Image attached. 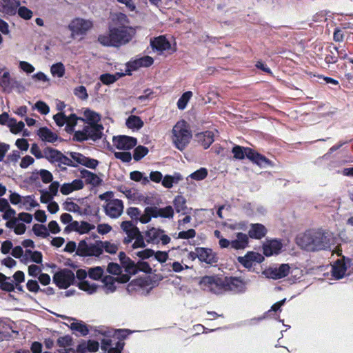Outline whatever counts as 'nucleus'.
<instances>
[{
    "label": "nucleus",
    "mask_w": 353,
    "mask_h": 353,
    "mask_svg": "<svg viewBox=\"0 0 353 353\" xmlns=\"http://www.w3.org/2000/svg\"><path fill=\"white\" fill-rule=\"evenodd\" d=\"M154 218V212L152 207H147L145 208L142 214H140L139 221L143 224L148 223L151 221V219Z\"/></svg>",
    "instance_id": "obj_43"
},
{
    "label": "nucleus",
    "mask_w": 353,
    "mask_h": 353,
    "mask_svg": "<svg viewBox=\"0 0 353 353\" xmlns=\"http://www.w3.org/2000/svg\"><path fill=\"white\" fill-rule=\"evenodd\" d=\"M183 177L179 173L173 175H165L162 180V185L168 189L172 188L174 184L179 183Z\"/></svg>",
    "instance_id": "obj_30"
},
{
    "label": "nucleus",
    "mask_w": 353,
    "mask_h": 353,
    "mask_svg": "<svg viewBox=\"0 0 353 353\" xmlns=\"http://www.w3.org/2000/svg\"><path fill=\"white\" fill-rule=\"evenodd\" d=\"M69 155L73 161L77 164L88 166V159L83 154L79 152H70Z\"/></svg>",
    "instance_id": "obj_44"
},
{
    "label": "nucleus",
    "mask_w": 353,
    "mask_h": 353,
    "mask_svg": "<svg viewBox=\"0 0 353 353\" xmlns=\"http://www.w3.org/2000/svg\"><path fill=\"white\" fill-rule=\"evenodd\" d=\"M119 256L120 261L125 269V272L130 274H136L137 268L134 262L132 261L123 252L119 253Z\"/></svg>",
    "instance_id": "obj_28"
},
{
    "label": "nucleus",
    "mask_w": 353,
    "mask_h": 353,
    "mask_svg": "<svg viewBox=\"0 0 353 353\" xmlns=\"http://www.w3.org/2000/svg\"><path fill=\"white\" fill-rule=\"evenodd\" d=\"M88 110H85V119L77 117L74 114H71L69 117L65 116L63 113H58L53 117V119L59 126H63L66 124L65 129L68 132L74 131V126L78 122H81L85 125L86 123L85 120L88 119V117L86 116Z\"/></svg>",
    "instance_id": "obj_7"
},
{
    "label": "nucleus",
    "mask_w": 353,
    "mask_h": 353,
    "mask_svg": "<svg viewBox=\"0 0 353 353\" xmlns=\"http://www.w3.org/2000/svg\"><path fill=\"white\" fill-rule=\"evenodd\" d=\"M28 259H30V261L38 264L41 263L43 261L42 254L39 251L26 250L23 261L27 263L29 261Z\"/></svg>",
    "instance_id": "obj_35"
},
{
    "label": "nucleus",
    "mask_w": 353,
    "mask_h": 353,
    "mask_svg": "<svg viewBox=\"0 0 353 353\" xmlns=\"http://www.w3.org/2000/svg\"><path fill=\"white\" fill-rule=\"evenodd\" d=\"M123 208V201L117 199L107 201L104 205L105 214L111 219L119 218L122 214Z\"/></svg>",
    "instance_id": "obj_9"
},
{
    "label": "nucleus",
    "mask_w": 353,
    "mask_h": 353,
    "mask_svg": "<svg viewBox=\"0 0 353 353\" xmlns=\"http://www.w3.org/2000/svg\"><path fill=\"white\" fill-rule=\"evenodd\" d=\"M65 230H74L80 234H85L88 232V223L84 221H73L65 228Z\"/></svg>",
    "instance_id": "obj_33"
},
{
    "label": "nucleus",
    "mask_w": 353,
    "mask_h": 353,
    "mask_svg": "<svg viewBox=\"0 0 353 353\" xmlns=\"http://www.w3.org/2000/svg\"><path fill=\"white\" fill-rule=\"evenodd\" d=\"M267 230L265 227L260 223H254L251 225V228L248 231V236L252 239H261L266 234Z\"/></svg>",
    "instance_id": "obj_26"
},
{
    "label": "nucleus",
    "mask_w": 353,
    "mask_h": 353,
    "mask_svg": "<svg viewBox=\"0 0 353 353\" xmlns=\"http://www.w3.org/2000/svg\"><path fill=\"white\" fill-rule=\"evenodd\" d=\"M6 226L9 229L13 230L14 233L18 235L23 234L26 230V225L17 219L10 221H6Z\"/></svg>",
    "instance_id": "obj_31"
},
{
    "label": "nucleus",
    "mask_w": 353,
    "mask_h": 353,
    "mask_svg": "<svg viewBox=\"0 0 353 353\" xmlns=\"http://www.w3.org/2000/svg\"><path fill=\"white\" fill-rule=\"evenodd\" d=\"M19 5V0H0V11L8 15H14Z\"/></svg>",
    "instance_id": "obj_23"
},
{
    "label": "nucleus",
    "mask_w": 353,
    "mask_h": 353,
    "mask_svg": "<svg viewBox=\"0 0 353 353\" xmlns=\"http://www.w3.org/2000/svg\"><path fill=\"white\" fill-rule=\"evenodd\" d=\"M191 258L194 259L196 255L201 261L205 262L207 263H212L215 262L214 255L210 249L204 248H197L195 250V252H190L189 254Z\"/></svg>",
    "instance_id": "obj_20"
},
{
    "label": "nucleus",
    "mask_w": 353,
    "mask_h": 353,
    "mask_svg": "<svg viewBox=\"0 0 353 353\" xmlns=\"http://www.w3.org/2000/svg\"><path fill=\"white\" fill-rule=\"evenodd\" d=\"M171 137L176 148L183 150L192 138L190 125L185 120L177 121L172 128Z\"/></svg>",
    "instance_id": "obj_4"
},
{
    "label": "nucleus",
    "mask_w": 353,
    "mask_h": 353,
    "mask_svg": "<svg viewBox=\"0 0 353 353\" xmlns=\"http://www.w3.org/2000/svg\"><path fill=\"white\" fill-rule=\"evenodd\" d=\"M264 260L262 254L255 252H248L243 256L237 258L238 262L247 269H250L256 263H260Z\"/></svg>",
    "instance_id": "obj_13"
},
{
    "label": "nucleus",
    "mask_w": 353,
    "mask_h": 353,
    "mask_svg": "<svg viewBox=\"0 0 353 353\" xmlns=\"http://www.w3.org/2000/svg\"><path fill=\"white\" fill-rule=\"evenodd\" d=\"M332 236L329 232L320 230H310L299 234L296 243L301 249L314 252L330 248Z\"/></svg>",
    "instance_id": "obj_2"
},
{
    "label": "nucleus",
    "mask_w": 353,
    "mask_h": 353,
    "mask_svg": "<svg viewBox=\"0 0 353 353\" xmlns=\"http://www.w3.org/2000/svg\"><path fill=\"white\" fill-rule=\"evenodd\" d=\"M101 245L105 252L110 254H115L119 250V245L114 243L108 241L101 242Z\"/></svg>",
    "instance_id": "obj_57"
},
{
    "label": "nucleus",
    "mask_w": 353,
    "mask_h": 353,
    "mask_svg": "<svg viewBox=\"0 0 353 353\" xmlns=\"http://www.w3.org/2000/svg\"><path fill=\"white\" fill-rule=\"evenodd\" d=\"M290 268L288 264H282L278 268H270L263 272L265 278L272 279H282L290 273Z\"/></svg>",
    "instance_id": "obj_15"
},
{
    "label": "nucleus",
    "mask_w": 353,
    "mask_h": 353,
    "mask_svg": "<svg viewBox=\"0 0 353 353\" xmlns=\"http://www.w3.org/2000/svg\"><path fill=\"white\" fill-rule=\"evenodd\" d=\"M39 206V203L35 201L34 197L32 195L23 196L20 208L27 211H30L33 208Z\"/></svg>",
    "instance_id": "obj_36"
},
{
    "label": "nucleus",
    "mask_w": 353,
    "mask_h": 353,
    "mask_svg": "<svg viewBox=\"0 0 353 353\" xmlns=\"http://www.w3.org/2000/svg\"><path fill=\"white\" fill-rule=\"evenodd\" d=\"M59 316L63 319L67 320L68 323H70V324L67 323L65 324L71 329L73 333L75 334L77 336H84L88 334V328L86 324L82 322L81 321H79L76 319L68 317L65 315H59Z\"/></svg>",
    "instance_id": "obj_11"
},
{
    "label": "nucleus",
    "mask_w": 353,
    "mask_h": 353,
    "mask_svg": "<svg viewBox=\"0 0 353 353\" xmlns=\"http://www.w3.org/2000/svg\"><path fill=\"white\" fill-rule=\"evenodd\" d=\"M43 158H46L52 162L59 161L62 159V154L57 150L47 148L43 150Z\"/></svg>",
    "instance_id": "obj_38"
},
{
    "label": "nucleus",
    "mask_w": 353,
    "mask_h": 353,
    "mask_svg": "<svg viewBox=\"0 0 353 353\" xmlns=\"http://www.w3.org/2000/svg\"><path fill=\"white\" fill-rule=\"evenodd\" d=\"M199 141L205 149L210 147L214 141V133L210 131H206L203 133L197 134Z\"/></svg>",
    "instance_id": "obj_37"
},
{
    "label": "nucleus",
    "mask_w": 353,
    "mask_h": 353,
    "mask_svg": "<svg viewBox=\"0 0 353 353\" xmlns=\"http://www.w3.org/2000/svg\"><path fill=\"white\" fill-rule=\"evenodd\" d=\"M39 175L41 181L44 183H48L52 181L53 176L50 172L47 170L42 169L39 171Z\"/></svg>",
    "instance_id": "obj_60"
},
{
    "label": "nucleus",
    "mask_w": 353,
    "mask_h": 353,
    "mask_svg": "<svg viewBox=\"0 0 353 353\" xmlns=\"http://www.w3.org/2000/svg\"><path fill=\"white\" fill-rule=\"evenodd\" d=\"M143 284L144 281L143 279L133 280L128 285L127 289L130 292L134 291H139L141 289Z\"/></svg>",
    "instance_id": "obj_55"
},
{
    "label": "nucleus",
    "mask_w": 353,
    "mask_h": 353,
    "mask_svg": "<svg viewBox=\"0 0 353 353\" xmlns=\"http://www.w3.org/2000/svg\"><path fill=\"white\" fill-rule=\"evenodd\" d=\"M33 232L38 236L46 238L50 235L48 228L40 224H35L32 227Z\"/></svg>",
    "instance_id": "obj_45"
},
{
    "label": "nucleus",
    "mask_w": 353,
    "mask_h": 353,
    "mask_svg": "<svg viewBox=\"0 0 353 353\" xmlns=\"http://www.w3.org/2000/svg\"><path fill=\"white\" fill-rule=\"evenodd\" d=\"M134 242L132 244V248L134 250L139 248H144L146 247V243L141 232L136 234V237L133 238Z\"/></svg>",
    "instance_id": "obj_48"
},
{
    "label": "nucleus",
    "mask_w": 353,
    "mask_h": 353,
    "mask_svg": "<svg viewBox=\"0 0 353 353\" xmlns=\"http://www.w3.org/2000/svg\"><path fill=\"white\" fill-rule=\"evenodd\" d=\"M247 281L239 277H225V291L243 292L245 289Z\"/></svg>",
    "instance_id": "obj_19"
},
{
    "label": "nucleus",
    "mask_w": 353,
    "mask_h": 353,
    "mask_svg": "<svg viewBox=\"0 0 353 353\" xmlns=\"http://www.w3.org/2000/svg\"><path fill=\"white\" fill-rule=\"evenodd\" d=\"M108 271L112 274L115 275V277H110L108 279L110 281H117L119 283H124L129 281L130 275L131 274L128 272H125V274H121V268L117 263H111L108 266Z\"/></svg>",
    "instance_id": "obj_17"
},
{
    "label": "nucleus",
    "mask_w": 353,
    "mask_h": 353,
    "mask_svg": "<svg viewBox=\"0 0 353 353\" xmlns=\"http://www.w3.org/2000/svg\"><path fill=\"white\" fill-rule=\"evenodd\" d=\"M192 97V92L191 91H187L184 92L182 96L179 98L177 102V107L179 110H183L185 108L187 103Z\"/></svg>",
    "instance_id": "obj_46"
},
{
    "label": "nucleus",
    "mask_w": 353,
    "mask_h": 353,
    "mask_svg": "<svg viewBox=\"0 0 353 353\" xmlns=\"http://www.w3.org/2000/svg\"><path fill=\"white\" fill-rule=\"evenodd\" d=\"M50 72L52 76L61 78L65 74V68L63 63H57L51 66Z\"/></svg>",
    "instance_id": "obj_47"
},
{
    "label": "nucleus",
    "mask_w": 353,
    "mask_h": 353,
    "mask_svg": "<svg viewBox=\"0 0 353 353\" xmlns=\"http://www.w3.org/2000/svg\"><path fill=\"white\" fill-rule=\"evenodd\" d=\"M148 148L143 146V145H139L137 146L134 150V159L135 161H139L143 157H144L145 155L148 153Z\"/></svg>",
    "instance_id": "obj_50"
},
{
    "label": "nucleus",
    "mask_w": 353,
    "mask_h": 353,
    "mask_svg": "<svg viewBox=\"0 0 353 353\" xmlns=\"http://www.w3.org/2000/svg\"><path fill=\"white\" fill-rule=\"evenodd\" d=\"M96 143L100 150L109 148L110 144L106 141L104 133V127L101 123V116L92 111H90V141Z\"/></svg>",
    "instance_id": "obj_3"
},
{
    "label": "nucleus",
    "mask_w": 353,
    "mask_h": 353,
    "mask_svg": "<svg viewBox=\"0 0 353 353\" xmlns=\"http://www.w3.org/2000/svg\"><path fill=\"white\" fill-rule=\"evenodd\" d=\"M145 236L147 243L152 244L161 243L163 245H167L171 240L163 230L154 227L149 228L145 232Z\"/></svg>",
    "instance_id": "obj_8"
},
{
    "label": "nucleus",
    "mask_w": 353,
    "mask_h": 353,
    "mask_svg": "<svg viewBox=\"0 0 353 353\" xmlns=\"http://www.w3.org/2000/svg\"><path fill=\"white\" fill-rule=\"evenodd\" d=\"M103 270L100 267L90 269V279L98 281L102 276Z\"/></svg>",
    "instance_id": "obj_62"
},
{
    "label": "nucleus",
    "mask_w": 353,
    "mask_h": 353,
    "mask_svg": "<svg viewBox=\"0 0 353 353\" xmlns=\"http://www.w3.org/2000/svg\"><path fill=\"white\" fill-rule=\"evenodd\" d=\"M0 288L7 292L14 291L15 286L13 280L0 273Z\"/></svg>",
    "instance_id": "obj_39"
},
{
    "label": "nucleus",
    "mask_w": 353,
    "mask_h": 353,
    "mask_svg": "<svg viewBox=\"0 0 353 353\" xmlns=\"http://www.w3.org/2000/svg\"><path fill=\"white\" fill-rule=\"evenodd\" d=\"M18 14L21 18L26 20L30 19L33 14L32 12L25 6L19 8Z\"/></svg>",
    "instance_id": "obj_61"
},
{
    "label": "nucleus",
    "mask_w": 353,
    "mask_h": 353,
    "mask_svg": "<svg viewBox=\"0 0 353 353\" xmlns=\"http://www.w3.org/2000/svg\"><path fill=\"white\" fill-rule=\"evenodd\" d=\"M126 14L117 13L112 17L109 32L99 37L98 41L104 46L119 47L129 43L135 35V29L128 26Z\"/></svg>",
    "instance_id": "obj_1"
},
{
    "label": "nucleus",
    "mask_w": 353,
    "mask_h": 353,
    "mask_svg": "<svg viewBox=\"0 0 353 353\" xmlns=\"http://www.w3.org/2000/svg\"><path fill=\"white\" fill-rule=\"evenodd\" d=\"M76 253L81 256H88V245L85 240H82L79 242Z\"/></svg>",
    "instance_id": "obj_54"
},
{
    "label": "nucleus",
    "mask_w": 353,
    "mask_h": 353,
    "mask_svg": "<svg viewBox=\"0 0 353 353\" xmlns=\"http://www.w3.org/2000/svg\"><path fill=\"white\" fill-rule=\"evenodd\" d=\"M88 125H85L83 127V130H77L75 131L74 139L78 141H82L86 140L88 139Z\"/></svg>",
    "instance_id": "obj_58"
},
{
    "label": "nucleus",
    "mask_w": 353,
    "mask_h": 353,
    "mask_svg": "<svg viewBox=\"0 0 353 353\" xmlns=\"http://www.w3.org/2000/svg\"><path fill=\"white\" fill-rule=\"evenodd\" d=\"M74 279V273L67 269H64L54 274L53 281L56 285L62 289L68 288Z\"/></svg>",
    "instance_id": "obj_10"
},
{
    "label": "nucleus",
    "mask_w": 353,
    "mask_h": 353,
    "mask_svg": "<svg viewBox=\"0 0 353 353\" xmlns=\"http://www.w3.org/2000/svg\"><path fill=\"white\" fill-rule=\"evenodd\" d=\"M130 178L131 180L139 182L142 181L143 184H147L149 183V179L148 176H144L143 174L139 171H133L130 174Z\"/></svg>",
    "instance_id": "obj_49"
},
{
    "label": "nucleus",
    "mask_w": 353,
    "mask_h": 353,
    "mask_svg": "<svg viewBox=\"0 0 353 353\" xmlns=\"http://www.w3.org/2000/svg\"><path fill=\"white\" fill-rule=\"evenodd\" d=\"M68 29L71 31L72 37L75 38L86 34L88 30V23L85 19L76 18L70 21Z\"/></svg>",
    "instance_id": "obj_14"
},
{
    "label": "nucleus",
    "mask_w": 353,
    "mask_h": 353,
    "mask_svg": "<svg viewBox=\"0 0 353 353\" xmlns=\"http://www.w3.org/2000/svg\"><path fill=\"white\" fill-rule=\"evenodd\" d=\"M74 94L81 99H85L88 97L86 88L83 85L77 87L74 90Z\"/></svg>",
    "instance_id": "obj_63"
},
{
    "label": "nucleus",
    "mask_w": 353,
    "mask_h": 353,
    "mask_svg": "<svg viewBox=\"0 0 353 353\" xmlns=\"http://www.w3.org/2000/svg\"><path fill=\"white\" fill-rule=\"evenodd\" d=\"M154 212V218L162 217V218H172L174 215V210L172 206H166L165 208H159L153 206Z\"/></svg>",
    "instance_id": "obj_34"
},
{
    "label": "nucleus",
    "mask_w": 353,
    "mask_h": 353,
    "mask_svg": "<svg viewBox=\"0 0 353 353\" xmlns=\"http://www.w3.org/2000/svg\"><path fill=\"white\" fill-rule=\"evenodd\" d=\"M249 236L247 234L238 232L232 239V248L234 250H244L248 247Z\"/></svg>",
    "instance_id": "obj_22"
},
{
    "label": "nucleus",
    "mask_w": 353,
    "mask_h": 353,
    "mask_svg": "<svg viewBox=\"0 0 353 353\" xmlns=\"http://www.w3.org/2000/svg\"><path fill=\"white\" fill-rule=\"evenodd\" d=\"M201 288L205 291L219 294L225 292V277L205 276L201 279Z\"/></svg>",
    "instance_id": "obj_6"
},
{
    "label": "nucleus",
    "mask_w": 353,
    "mask_h": 353,
    "mask_svg": "<svg viewBox=\"0 0 353 353\" xmlns=\"http://www.w3.org/2000/svg\"><path fill=\"white\" fill-rule=\"evenodd\" d=\"M126 125L132 130H139L143 125V122L140 117L134 115L130 116L126 121Z\"/></svg>",
    "instance_id": "obj_40"
},
{
    "label": "nucleus",
    "mask_w": 353,
    "mask_h": 353,
    "mask_svg": "<svg viewBox=\"0 0 353 353\" xmlns=\"http://www.w3.org/2000/svg\"><path fill=\"white\" fill-rule=\"evenodd\" d=\"M234 154V157L236 159H243L245 157L250 161L256 163L261 167H265L266 165H271V162L264 156L255 152L250 148H244L239 145H235L232 150Z\"/></svg>",
    "instance_id": "obj_5"
},
{
    "label": "nucleus",
    "mask_w": 353,
    "mask_h": 353,
    "mask_svg": "<svg viewBox=\"0 0 353 353\" xmlns=\"http://www.w3.org/2000/svg\"><path fill=\"white\" fill-rule=\"evenodd\" d=\"M121 76L119 73L117 74H103L101 75L100 79L104 84L108 85L115 82Z\"/></svg>",
    "instance_id": "obj_53"
},
{
    "label": "nucleus",
    "mask_w": 353,
    "mask_h": 353,
    "mask_svg": "<svg viewBox=\"0 0 353 353\" xmlns=\"http://www.w3.org/2000/svg\"><path fill=\"white\" fill-rule=\"evenodd\" d=\"M121 228L127 235L123 239L124 244H129L132 242L133 238L136 237V234L140 232L139 228L130 221L121 222Z\"/></svg>",
    "instance_id": "obj_18"
},
{
    "label": "nucleus",
    "mask_w": 353,
    "mask_h": 353,
    "mask_svg": "<svg viewBox=\"0 0 353 353\" xmlns=\"http://www.w3.org/2000/svg\"><path fill=\"white\" fill-rule=\"evenodd\" d=\"M208 175V170L206 168H201L199 169L198 170L192 173L188 177L196 180V181H201L204 179Z\"/></svg>",
    "instance_id": "obj_52"
},
{
    "label": "nucleus",
    "mask_w": 353,
    "mask_h": 353,
    "mask_svg": "<svg viewBox=\"0 0 353 353\" xmlns=\"http://www.w3.org/2000/svg\"><path fill=\"white\" fill-rule=\"evenodd\" d=\"M114 157L124 163H128L132 159L131 153L129 152H115Z\"/></svg>",
    "instance_id": "obj_59"
},
{
    "label": "nucleus",
    "mask_w": 353,
    "mask_h": 353,
    "mask_svg": "<svg viewBox=\"0 0 353 353\" xmlns=\"http://www.w3.org/2000/svg\"><path fill=\"white\" fill-rule=\"evenodd\" d=\"M151 46L153 49H156L160 52L168 50L171 48L170 43L164 36H159L154 38L151 41Z\"/></svg>",
    "instance_id": "obj_27"
},
{
    "label": "nucleus",
    "mask_w": 353,
    "mask_h": 353,
    "mask_svg": "<svg viewBox=\"0 0 353 353\" xmlns=\"http://www.w3.org/2000/svg\"><path fill=\"white\" fill-rule=\"evenodd\" d=\"M154 59L150 56L146 55L143 57H137L131 59L127 63V68L129 71L137 70L141 68H148L152 65Z\"/></svg>",
    "instance_id": "obj_16"
},
{
    "label": "nucleus",
    "mask_w": 353,
    "mask_h": 353,
    "mask_svg": "<svg viewBox=\"0 0 353 353\" xmlns=\"http://www.w3.org/2000/svg\"><path fill=\"white\" fill-rule=\"evenodd\" d=\"M137 143V139L129 136H114L112 139L113 145L121 150H129L133 148Z\"/></svg>",
    "instance_id": "obj_12"
},
{
    "label": "nucleus",
    "mask_w": 353,
    "mask_h": 353,
    "mask_svg": "<svg viewBox=\"0 0 353 353\" xmlns=\"http://www.w3.org/2000/svg\"><path fill=\"white\" fill-rule=\"evenodd\" d=\"M38 135L42 141L50 143H53L58 139L57 134L47 128H40L38 132Z\"/></svg>",
    "instance_id": "obj_32"
},
{
    "label": "nucleus",
    "mask_w": 353,
    "mask_h": 353,
    "mask_svg": "<svg viewBox=\"0 0 353 353\" xmlns=\"http://www.w3.org/2000/svg\"><path fill=\"white\" fill-rule=\"evenodd\" d=\"M225 225L234 231H245L247 229V223L245 221L235 222L232 223H225Z\"/></svg>",
    "instance_id": "obj_56"
},
{
    "label": "nucleus",
    "mask_w": 353,
    "mask_h": 353,
    "mask_svg": "<svg viewBox=\"0 0 353 353\" xmlns=\"http://www.w3.org/2000/svg\"><path fill=\"white\" fill-rule=\"evenodd\" d=\"M2 212H3L2 218L7 221H10L14 219H17L16 211L10 207L9 203L6 208V210H3Z\"/></svg>",
    "instance_id": "obj_51"
},
{
    "label": "nucleus",
    "mask_w": 353,
    "mask_h": 353,
    "mask_svg": "<svg viewBox=\"0 0 353 353\" xmlns=\"http://www.w3.org/2000/svg\"><path fill=\"white\" fill-rule=\"evenodd\" d=\"M346 270L347 268L343 261L339 259L332 265V276L336 279H340L345 275Z\"/></svg>",
    "instance_id": "obj_29"
},
{
    "label": "nucleus",
    "mask_w": 353,
    "mask_h": 353,
    "mask_svg": "<svg viewBox=\"0 0 353 353\" xmlns=\"http://www.w3.org/2000/svg\"><path fill=\"white\" fill-rule=\"evenodd\" d=\"M34 108L43 114H47L50 112L49 106L41 101L37 102L34 105Z\"/></svg>",
    "instance_id": "obj_64"
},
{
    "label": "nucleus",
    "mask_w": 353,
    "mask_h": 353,
    "mask_svg": "<svg viewBox=\"0 0 353 353\" xmlns=\"http://www.w3.org/2000/svg\"><path fill=\"white\" fill-rule=\"evenodd\" d=\"M8 127L9 128L10 131L12 134H17L23 130L25 124L23 121L17 122L16 119L12 118V119H10Z\"/></svg>",
    "instance_id": "obj_42"
},
{
    "label": "nucleus",
    "mask_w": 353,
    "mask_h": 353,
    "mask_svg": "<svg viewBox=\"0 0 353 353\" xmlns=\"http://www.w3.org/2000/svg\"><path fill=\"white\" fill-rule=\"evenodd\" d=\"M282 247L283 245L280 241H268L263 244V254L266 256H270L273 254H278L280 252Z\"/></svg>",
    "instance_id": "obj_24"
},
{
    "label": "nucleus",
    "mask_w": 353,
    "mask_h": 353,
    "mask_svg": "<svg viewBox=\"0 0 353 353\" xmlns=\"http://www.w3.org/2000/svg\"><path fill=\"white\" fill-rule=\"evenodd\" d=\"M60 353H74V342L72 336L65 335L60 336L57 341Z\"/></svg>",
    "instance_id": "obj_21"
},
{
    "label": "nucleus",
    "mask_w": 353,
    "mask_h": 353,
    "mask_svg": "<svg viewBox=\"0 0 353 353\" xmlns=\"http://www.w3.org/2000/svg\"><path fill=\"white\" fill-rule=\"evenodd\" d=\"M83 187V183L80 179L74 180L71 183H63L60 188L61 192L63 195H68L73 191L79 190Z\"/></svg>",
    "instance_id": "obj_25"
},
{
    "label": "nucleus",
    "mask_w": 353,
    "mask_h": 353,
    "mask_svg": "<svg viewBox=\"0 0 353 353\" xmlns=\"http://www.w3.org/2000/svg\"><path fill=\"white\" fill-rule=\"evenodd\" d=\"M77 278L79 280V287L81 290L84 291L88 290V283L83 280L87 276V272L85 270L79 269L77 271Z\"/></svg>",
    "instance_id": "obj_41"
}]
</instances>
